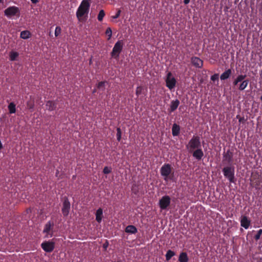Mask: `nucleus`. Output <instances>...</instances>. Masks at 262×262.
Returning a JSON list of instances; mask_svg holds the SVG:
<instances>
[{
  "label": "nucleus",
  "instance_id": "f257e3e1",
  "mask_svg": "<svg viewBox=\"0 0 262 262\" xmlns=\"http://www.w3.org/2000/svg\"><path fill=\"white\" fill-rule=\"evenodd\" d=\"M189 152L197 160H201L204 156V152L201 148L200 137L193 136L186 145Z\"/></svg>",
  "mask_w": 262,
  "mask_h": 262
},
{
  "label": "nucleus",
  "instance_id": "f03ea898",
  "mask_svg": "<svg viewBox=\"0 0 262 262\" xmlns=\"http://www.w3.org/2000/svg\"><path fill=\"white\" fill-rule=\"evenodd\" d=\"M246 75L240 74L237 75L233 81V86L234 88L237 87L240 91L244 90L247 87L249 82V79H246Z\"/></svg>",
  "mask_w": 262,
  "mask_h": 262
},
{
  "label": "nucleus",
  "instance_id": "7ed1b4c3",
  "mask_svg": "<svg viewBox=\"0 0 262 262\" xmlns=\"http://www.w3.org/2000/svg\"><path fill=\"white\" fill-rule=\"evenodd\" d=\"M90 7V0H82L76 11V16L78 19L85 14H88Z\"/></svg>",
  "mask_w": 262,
  "mask_h": 262
},
{
  "label": "nucleus",
  "instance_id": "20e7f679",
  "mask_svg": "<svg viewBox=\"0 0 262 262\" xmlns=\"http://www.w3.org/2000/svg\"><path fill=\"white\" fill-rule=\"evenodd\" d=\"M171 166L168 163H165L160 169V173L162 177H164V180L166 181L168 180H172L173 177L174 172H172Z\"/></svg>",
  "mask_w": 262,
  "mask_h": 262
},
{
  "label": "nucleus",
  "instance_id": "39448f33",
  "mask_svg": "<svg viewBox=\"0 0 262 262\" xmlns=\"http://www.w3.org/2000/svg\"><path fill=\"white\" fill-rule=\"evenodd\" d=\"M124 45V42L123 40H119L115 43L111 53L112 58L115 59L119 58L120 54L122 51Z\"/></svg>",
  "mask_w": 262,
  "mask_h": 262
},
{
  "label": "nucleus",
  "instance_id": "423d86ee",
  "mask_svg": "<svg viewBox=\"0 0 262 262\" xmlns=\"http://www.w3.org/2000/svg\"><path fill=\"white\" fill-rule=\"evenodd\" d=\"M224 176L230 183H234L235 180V168L233 166H228L223 168L222 170Z\"/></svg>",
  "mask_w": 262,
  "mask_h": 262
},
{
  "label": "nucleus",
  "instance_id": "0eeeda50",
  "mask_svg": "<svg viewBox=\"0 0 262 262\" xmlns=\"http://www.w3.org/2000/svg\"><path fill=\"white\" fill-rule=\"evenodd\" d=\"M20 11L18 7L16 6H10L7 8L4 11L5 15L7 17L10 18L15 15H19Z\"/></svg>",
  "mask_w": 262,
  "mask_h": 262
},
{
  "label": "nucleus",
  "instance_id": "6e6552de",
  "mask_svg": "<svg viewBox=\"0 0 262 262\" xmlns=\"http://www.w3.org/2000/svg\"><path fill=\"white\" fill-rule=\"evenodd\" d=\"M165 82L166 86L171 90L176 86L177 81L174 77H172L171 73L168 72L166 76Z\"/></svg>",
  "mask_w": 262,
  "mask_h": 262
},
{
  "label": "nucleus",
  "instance_id": "1a4fd4ad",
  "mask_svg": "<svg viewBox=\"0 0 262 262\" xmlns=\"http://www.w3.org/2000/svg\"><path fill=\"white\" fill-rule=\"evenodd\" d=\"M55 242L52 241H45L41 244V247L46 252H51L55 248Z\"/></svg>",
  "mask_w": 262,
  "mask_h": 262
},
{
  "label": "nucleus",
  "instance_id": "9d476101",
  "mask_svg": "<svg viewBox=\"0 0 262 262\" xmlns=\"http://www.w3.org/2000/svg\"><path fill=\"white\" fill-rule=\"evenodd\" d=\"M170 204V198L168 195H164L159 200V205L161 210L166 209Z\"/></svg>",
  "mask_w": 262,
  "mask_h": 262
},
{
  "label": "nucleus",
  "instance_id": "9b49d317",
  "mask_svg": "<svg viewBox=\"0 0 262 262\" xmlns=\"http://www.w3.org/2000/svg\"><path fill=\"white\" fill-rule=\"evenodd\" d=\"M71 208V204L68 198H65L63 202L62 208L61 209L62 213L64 216H67L69 213Z\"/></svg>",
  "mask_w": 262,
  "mask_h": 262
},
{
  "label": "nucleus",
  "instance_id": "f8f14e48",
  "mask_svg": "<svg viewBox=\"0 0 262 262\" xmlns=\"http://www.w3.org/2000/svg\"><path fill=\"white\" fill-rule=\"evenodd\" d=\"M191 62L193 66L196 68H201L203 65V61L200 58L192 57L191 58Z\"/></svg>",
  "mask_w": 262,
  "mask_h": 262
},
{
  "label": "nucleus",
  "instance_id": "ddd939ff",
  "mask_svg": "<svg viewBox=\"0 0 262 262\" xmlns=\"http://www.w3.org/2000/svg\"><path fill=\"white\" fill-rule=\"evenodd\" d=\"M233 154L229 149L223 154V161L230 164L232 162Z\"/></svg>",
  "mask_w": 262,
  "mask_h": 262
},
{
  "label": "nucleus",
  "instance_id": "4468645a",
  "mask_svg": "<svg viewBox=\"0 0 262 262\" xmlns=\"http://www.w3.org/2000/svg\"><path fill=\"white\" fill-rule=\"evenodd\" d=\"M251 224V221L248 219L247 216H243L242 217L241 220V225L242 227H244L245 229H248Z\"/></svg>",
  "mask_w": 262,
  "mask_h": 262
},
{
  "label": "nucleus",
  "instance_id": "2eb2a0df",
  "mask_svg": "<svg viewBox=\"0 0 262 262\" xmlns=\"http://www.w3.org/2000/svg\"><path fill=\"white\" fill-rule=\"evenodd\" d=\"M54 226V223L53 222L49 221L47 223V224L45 225V227L43 230V232L47 234L46 236H48V235L49 234V232Z\"/></svg>",
  "mask_w": 262,
  "mask_h": 262
},
{
  "label": "nucleus",
  "instance_id": "dca6fc26",
  "mask_svg": "<svg viewBox=\"0 0 262 262\" xmlns=\"http://www.w3.org/2000/svg\"><path fill=\"white\" fill-rule=\"evenodd\" d=\"M125 231L127 233L135 234L137 232L138 230L135 226L128 225L125 228Z\"/></svg>",
  "mask_w": 262,
  "mask_h": 262
},
{
  "label": "nucleus",
  "instance_id": "f3484780",
  "mask_svg": "<svg viewBox=\"0 0 262 262\" xmlns=\"http://www.w3.org/2000/svg\"><path fill=\"white\" fill-rule=\"evenodd\" d=\"M232 74V70L229 69L223 72L220 76V79L222 80H224L228 79Z\"/></svg>",
  "mask_w": 262,
  "mask_h": 262
},
{
  "label": "nucleus",
  "instance_id": "a211bd4d",
  "mask_svg": "<svg viewBox=\"0 0 262 262\" xmlns=\"http://www.w3.org/2000/svg\"><path fill=\"white\" fill-rule=\"evenodd\" d=\"M180 132V126L174 123L172 127V134L173 136H177L179 135Z\"/></svg>",
  "mask_w": 262,
  "mask_h": 262
},
{
  "label": "nucleus",
  "instance_id": "6ab92c4d",
  "mask_svg": "<svg viewBox=\"0 0 262 262\" xmlns=\"http://www.w3.org/2000/svg\"><path fill=\"white\" fill-rule=\"evenodd\" d=\"M46 106L49 111H52L56 108V103L54 101L49 100L46 102Z\"/></svg>",
  "mask_w": 262,
  "mask_h": 262
},
{
  "label": "nucleus",
  "instance_id": "aec40b11",
  "mask_svg": "<svg viewBox=\"0 0 262 262\" xmlns=\"http://www.w3.org/2000/svg\"><path fill=\"white\" fill-rule=\"evenodd\" d=\"M102 215H103L102 209L100 208L96 211V220L98 223H101V222L102 221Z\"/></svg>",
  "mask_w": 262,
  "mask_h": 262
},
{
  "label": "nucleus",
  "instance_id": "412c9836",
  "mask_svg": "<svg viewBox=\"0 0 262 262\" xmlns=\"http://www.w3.org/2000/svg\"><path fill=\"white\" fill-rule=\"evenodd\" d=\"M180 104V101L178 99H176V100H172L171 102L170 110V112H174L178 107Z\"/></svg>",
  "mask_w": 262,
  "mask_h": 262
},
{
  "label": "nucleus",
  "instance_id": "4be33fe9",
  "mask_svg": "<svg viewBox=\"0 0 262 262\" xmlns=\"http://www.w3.org/2000/svg\"><path fill=\"white\" fill-rule=\"evenodd\" d=\"M189 258L186 252H182L179 257V261L180 262H188Z\"/></svg>",
  "mask_w": 262,
  "mask_h": 262
},
{
  "label": "nucleus",
  "instance_id": "5701e85b",
  "mask_svg": "<svg viewBox=\"0 0 262 262\" xmlns=\"http://www.w3.org/2000/svg\"><path fill=\"white\" fill-rule=\"evenodd\" d=\"M31 36L30 32L28 30H25L21 32L20 34V38L27 39L29 38Z\"/></svg>",
  "mask_w": 262,
  "mask_h": 262
},
{
  "label": "nucleus",
  "instance_id": "b1692460",
  "mask_svg": "<svg viewBox=\"0 0 262 262\" xmlns=\"http://www.w3.org/2000/svg\"><path fill=\"white\" fill-rule=\"evenodd\" d=\"M19 54L17 52L11 51L9 53V59L11 61H15L18 57Z\"/></svg>",
  "mask_w": 262,
  "mask_h": 262
},
{
  "label": "nucleus",
  "instance_id": "393cba45",
  "mask_svg": "<svg viewBox=\"0 0 262 262\" xmlns=\"http://www.w3.org/2000/svg\"><path fill=\"white\" fill-rule=\"evenodd\" d=\"M175 255H176V253L174 251H173L171 250H168L167 251V253L165 255L166 260L167 261L169 260L171 258V257L172 256H174Z\"/></svg>",
  "mask_w": 262,
  "mask_h": 262
},
{
  "label": "nucleus",
  "instance_id": "a878e982",
  "mask_svg": "<svg viewBox=\"0 0 262 262\" xmlns=\"http://www.w3.org/2000/svg\"><path fill=\"white\" fill-rule=\"evenodd\" d=\"M8 110L10 114H14L16 112V105L13 102H11L8 105Z\"/></svg>",
  "mask_w": 262,
  "mask_h": 262
},
{
  "label": "nucleus",
  "instance_id": "bb28decb",
  "mask_svg": "<svg viewBox=\"0 0 262 262\" xmlns=\"http://www.w3.org/2000/svg\"><path fill=\"white\" fill-rule=\"evenodd\" d=\"M104 16H105L104 11L103 10H101L99 11V14L98 15V17H97L98 20L100 21H102L103 20Z\"/></svg>",
  "mask_w": 262,
  "mask_h": 262
},
{
  "label": "nucleus",
  "instance_id": "cd10ccee",
  "mask_svg": "<svg viewBox=\"0 0 262 262\" xmlns=\"http://www.w3.org/2000/svg\"><path fill=\"white\" fill-rule=\"evenodd\" d=\"M27 106L28 107V109L29 110H32L34 108V100H32L31 99L30 100L28 101L27 102Z\"/></svg>",
  "mask_w": 262,
  "mask_h": 262
},
{
  "label": "nucleus",
  "instance_id": "c85d7f7f",
  "mask_svg": "<svg viewBox=\"0 0 262 262\" xmlns=\"http://www.w3.org/2000/svg\"><path fill=\"white\" fill-rule=\"evenodd\" d=\"M121 135H122V132H121V130L120 128L117 127V128L116 136H117V140H118V141H120L121 139Z\"/></svg>",
  "mask_w": 262,
  "mask_h": 262
},
{
  "label": "nucleus",
  "instance_id": "c756f323",
  "mask_svg": "<svg viewBox=\"0 0 262 262\" xmlns=\"http://www.w3.org/2000/svg\"><path fill=\"white\" fill-rule=\"evenodd\" d=\"M105 34L108 36V40L110 39L112 36V31L111 28L108 27L105 31Z\"/></svg>",
  "mask_w": 262,
  "mask_h": 262
},
{
  "label": "nucleus",
  "instance_id": "7c9ffc66",
  "mask_svg": "<svg viewBox=\"0 0 262 262\" xmlns=\"http://www.w3.org/2000/svg\"><path fill=\"white\" fill-rule=\"evenodd\" d=\"M105 81L99 82L97 84V88L99 89H102V91L104 90Z\"/></svg>",
  "mask_w": 262,
  "mask_h": 262
},
{
  "label": "nucleus",
  "instance_id": "2f4dec72",
  "mask_svg": "<svg viewBox=\"0 0 262 262\" xmlns=\"http://www.w3.org/2000/svg\"><path fill=\"white\" fill-rule=\"evenodd\" d=\"M143 90V88L141 86H137L136 91V94L138 97L141 93Z\"/></svg>",
  "mask_w": 262,
  "mask_h": 262
},
{
  "label": "nucleus",
  "instance_id": "473e14b6",
  "mask_svg": "<svg viewBox=\"0 0 262 262\" xmlns=\"http://www.w3.org/2000/svg\"><path fill=\"white\" fill-rule=\"evenodd\" d=\"M112 168L110 167L105 166L103 169V172L104 174H108L112 172Z\"/></svg>",
  "mask_w": 262,
  "mask_h": 262
},
{
  "label": "nucleus",
  "instance_id": "72a5a7b5",
  "mask_svg": "<svg viewBox=\"0 0 262 262\" xmlns=\"http://www.w3.org/2000/svg\"><path fill=\"white\" fill-rule=\"evenodd\" d=\"M61 32V29L60 27L57 26L55 30V36L56 37L58 36Z\"/></svg>",
  "mask_w": 262,
  "mask_h": 262
},
{
  "label": "nucleus",
  "instance_id": "f704fd0d",
  "mask_svg": "<svg viewBox=\"0 0 262 262\" xmlns=\"http://www.w3.org/2000/svg\"><path fill=\"white\" fill-rule=\"evenodd\" d=\"M261 234H262V229H260L257 231L256 234L255 235V236H254L255 239L256 241L259 239L260 238V237Z\"/></svg>",
  "mask_w": 262,
  "mask_h": 262
},
{
  "label": "nucleus",
  "instance_id": "c9c22d12",
  "mask_svg": "<svg viewBox=\"0 0 262 262\" xmlns=\"http://www.w3.org/2000/svg\"><path fill=\"white\" fill-rule=\"evenodd\" d=\"M121 12V11L120 9H118L116 14L114 16H112V17L114 19L118 18L120 16Z\"/></svg>",
  "mask_w": 262,
  "mask_h": 262
},
{
  "label": "nucleus",
  "instance_id": "e433bc0d",
  "mask_svg": "<svg viewBox=\"0 0 262 262\" xmlns=\"http://www.w3.org/2000/svg\"><path fill=\"white\" fill-rule=\"evenodd\" d=\"M219 79V74H214V75H212L211 76V80L212 81H215L218 80Z\"/></svg>",
  "mask_w": 262,
  "mask_h": 262
},
{
  "label": "nucleus",
  "instance_id": "4c0bfd02",
  "mask_svg": "<svg viewBox=\"0 0 262 262\" xmlns=\"http://www.w3.org/2000/svg\"><path fill=\"white\" fill-rule=\"evenodd\" d=\"M133 192L135 194H137L138 192V189L136 185L133 186L132 188Z\"/></svg>",
  "mask_w": 262,
  "mask_h": 262
},
{
  "label": "nucleus",
  "instance_id": "58836bf2",
  "mask_svg": "<svg viewBox=\"0 0 262 262\" xmlns=\"http://www.w3.org/2000/svg\"><path fill=\"white\" fill-rule=\"evenodd\" d=\"M108 242L106 241L105 243L103 244V248L105 250H106L107 248L108 247Z\"/></svg>",
  "mask_w": 262,
  "mask_h": 262
},
{
  "label": "nucleus",
  "instance_id": "ea45409f",
  "mask_svg": "<svg viewBox=\"0 0 262 262\" xmlns=\"http://www.w3.org/2000/svg\"><path fill=\"white\" fill-rule=\"evenodd\" d=\"M190 1V0H184V3L185 5H187L189 3Z\"/></svg>",
  "mask_w": 262,
  "mask_h": 262
},
{
  "label": "nucleus",
  "instance_id": "a19ab883",
  "mask_svg": "<svg viewBox=\"0 0 262 262\" xmlns=\"http://www.w3.org/2000/svg\"><path fill=\"white\" fill-rule=\"evenodd\" d=\"M31 1L33 4H36L38 2V0H31Z\"/></svg>",
  "mask_w": 262,
  "mask_h": 262
},
{
  "label": "nucleus",
  "instance_id": "79ce46f5",
  "mask_svg": "<svg viewBox=\"0 0 262 262\" xmlns=\"http://www.w3.org/2000/svg\"><path fill=\"white\" fill-rule=\"evenodd\" d=\"M244 119V118H240L239 119V121L241 122Z\"/></svg>",
  "mask_w": 262,
  "mask_h": 262
},
{
  "label": "nucleus",
  "instance_id": "37998d69",
  "mask_svg": "<svg viewBox=\"0 0 262 262\" xmlns=\"http://www.w3.org/2000/svg\"><path fill=\"white\" fill-rule=\"evenodd\" d=\"M0 3L3 4L4 3V0H0Z\"/></svg>",
  "mask_w": 262,
  "mask_h": 262
},
{
  "label": "nucleus",
  "instance_id": "c03bdc74",
  "mask_svg": "<svg viewBox=\"0 0 262 262\" xmlns=\"http://www.w3.org/2000/svg\"><path fill=\"white\" fill-rule=\"evenodd\" d=\"M96 92V89H94V90L93 91V93H95Z\"/></svg>",
  "mask_w": 262,
  "mask_h": 262
},
{
  "label": "nucleus",
  "instance_id": "a18cd8bd",
  "mask_svg": "<svg viewBox=\"0 0 262 262\" xmlns=\"http://www.w3.org/2000/svg\"><path fill=\"white\" fill-rule=\"evenodd\" d=\"M260 100H261V102H262V95L261 96V97H260Z\"/></svg>",
  "mask_w": 262,
  "mask_h": 262
},
{
  "label": "nucleus",
  "instance_id": "49530a36",
  "mask_svg": "<svg viewBox=\"0 0 262 262\" xmlns=\"http://www.w3.org/2000/svg\"><path fill=\"white\" fill-rule=\"evenodd\" d=\"M261 77L262 78V74L260 75Z\"/></svg>",
  "mask_w": 262,
  "mask_h": 262
},
{
  "label": "nucleus",
  "instance_id": "de8ad7c7",
  "mask_svg": "<svg viewBox=\"0 0 262 262\" xmlns=\"http://www.w3.org/2000/svg\"><path fill=\"white\" fill-rule=\"evenodd\" d=\"M117 262H121V261H117Z\"/></svg>",
  "mask_w": 262,
  "mask_h": 262
}]
</instances>
